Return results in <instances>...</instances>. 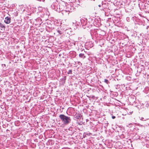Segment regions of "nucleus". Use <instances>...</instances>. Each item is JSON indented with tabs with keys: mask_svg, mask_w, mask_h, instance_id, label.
<instances>
[{
	"mask_svg": "<svg viewBox=\"0 0 149 149\" xmlns=\"http://www.w3.org/2000/svg\"><path fill=\"white\" fill-rule=\"evenodd\" d=\"M59 117L63 123L65 125H68L71 121L70 117L66 116L64 115H60Z\"/></svg>",
	"mask_w": 149,
	"mask_h": 149,
	"instance_id": "obj_1",
	"label": "nucleus"
},
{
	"mask_svg": "<svg viewBox=\"0 0 149 149\" xmlns=\"http://www.w3.org/2000/svg\"><path fill=\"white\" fill-rule=\"evenodd\" d=\"M65 26H64L62 27L61 26H59L57 29V32L59 33L60 35H61L63 33L64 31H65L67 30L65 28Z\"/></svg>",
	"mask_w": 149,
	"mask_h": 149,
	"instance_id": "obj_2",
	"label": "nucleus"
},
{
	"mask_svg": "<svg viewBox=\"0 0 149 149\" xmlns=\"http://www.w3.org/2000/svg\"><path fill=\"white\" fill-rule=\"evenodd\" d=\"M80 21L82 26H85L87 22V20L85 18L81 19H80Z\"/></svg>",
	"mask_w": 149,
	"mask_h": 149,
	"instance_id": "obj_3",
	"label": "nucleus"
},
{
	"mask_svg": "<svg viewBox=\"0 0 149 149\" xmlns=\"http://www.w3.org/2000/svg\"><path fill=\"white\" fill-rule=\"evenodd\" d=\"M83 118L81 117L80 118L78 119L77 120V123L79 125H81L83 124Z\"/></svg>",
	"mask_w": 149,
	"mask_h": 149,
	"instance_id": "obj_4",
	"label": "nucleus"
},
{
	"mask_svg": "<svg viewBox=\"0 0 149 149\" xmlns=\"http://www.w3.org/2000/svg\"><path fill=\"white\" fill-rule=\"evenodd\" d=\"M11 18L8 17H7L5 18L4 22L6 24H9L11 22Z\"/></svg>",
	"mask_w": 149,
	"mask_h": 149,
	"instance_id": "obj_5",
	"label": "nucleus"
},
{
	"mask_svg": "<svg viewBox=\"0 0 149 149\" xmlns=\"http://www.w3.org/2000/svg\"><path fill=\"white\" fill-rule=\"evenodd\" d=\"M66 76H64L62 78L60 79L61 82L63 84H64L65 82V81L66 80Z\"/></svg>",
	"mask_w": 149,
	"mask_h": 149,
	"instance_id": "obj_6",
	"label": "nucleus"
},
{
	"mask_svg": "<svg viewBox=\"0 0 149 149\" xmlns=\"http://www.w3.org/2000/svg\"><path fill=\"white\" fill-rule=\"evenodd\" d=\"M85 27H84V28H86V27H87L88 28L90 27L91 26V24H90V23H89L88 22H87L86 23V24L85 25Z\"/></svg>",
	"mask_w": 149,
	"mask_h": 149,
	"instance_id": "obj_7",
	"label": "nucleus"
},
{
	"mask_svg": "<svg viewBox=\"0 0 149 149\" xmlns=\"http://www.w3.org/2000/svg\"><path fill=\"white\" fill-rule=\"evenodd\" d=\"M81 117H82V116L80 114L78 113L77 114H76V116L75 118L77 119H79V118H80Z\"/></svg>",
	"mask_w": 149,
	"mask_h": 149,
	"instance_id": "obj_8",
	"label": "nucleus"
},
{
	"mask_svg": "<svg viewBox=\"0 0 149 149\" xmlns=\"http://www.w3.org/2000/svg\"><path fill=\"white\" fill-rule=\"evenodd\" d=\"M79 57L83 58H85L86 56H84V54L80 53L79 55Z\"/></svg>",
	"mask_w": 149,
	"mask_h": 149,
	"instance_id": "obj_9",
	"label": "nucleus"
},
{
	"mask_svg": "<svg viewBox=\"0 0 149 149\" xmlns=\"http://www.w3.org/2000/svg\"><path fill=\"white\" fill-rule=\"evenodd\" d=\"M84 134H85V136L86 135H87V136H90L91 135V133H89V132H86V133H84V134L83 135H84ZM85 136L84 137H85Z\"/></svg>",
	"mask_w": 149,
	"mask_h": 149,
	"instance_id": "obj_10",
	"label": "nucleus"
},
{
	"mask_svg": "<svg viewBox=\"0 0 149 149\" xmlns=\"http://www.w3.org/2000/svg\"><path fill=\"white\" fill-rule=\"evenodd\" d=\"M0 27L2 28L5 29L6 28L5 25L1 23H0Z\"/></svg>",
	"mask_w": 149,
	"mask_h": 149,
	"instance_id": "obj_11",
	"label": "nucleus"
},
{
	"mask_svg": "<svg viewBox=\"0 0 149 149\" xmlns=\"http://www.w3.org/2000/svg\"><path fill=\"white\" fill-rule=\"evenodd\" d=\"M140 119L142 120V121H146V120H148V118H147V119H145L144 118H143V117H141V118Z\"/></svg>",
	"mask_w": 149,
	"mask_h": 149,
	"instance_id": "obj_12",
	"label": "nucleus"
},
{
	"mask_svg": "<svg viewBox=\"0 0 149 149\" xmlns=\"http://www.w3.org/2000/svg\"><path fill=\"white\" fill-rule=\"evenodd\" d=\"M72 70H69L68 72V74H72Z\"/></svg>",
	"mask_w": 149,
	"mask_h": 149,
	"instance_id": "obj_13",
	"label": "nucleus"
},
{
	"mask_svg": "<svg viewBox=\"0 0 149 149\" xmlns=\"http://www.w3.org/2000/svg\"><path fill=\"white\" fill-rule=\"evenodd\" d=\"M104 82L107 84H108L109 83V81L108 80L105 79L104 80Z\"/></svg>",
	"mask_w": 149,
	"mask_h": 149,
	"instance_id": "obj_14",
	"label": "nucleus"
},
{
	"mask_svg": "<svg viewBox=\"0 0 149 149\" xmlns=\"http://www.w3.org/2000/svg\"><path fill=\"white\" fill-rule=\"evenodd\" d=\"M126 20L128 22H129L130 21V19L129 17H127L126 18Z\"/></svg>",
	"mask_w": 149,
	"mask_h": 149,
	"instance_id": "obj_15",
	"label": "nucleus"
},
{
	"mask_svg": "<svg viewBox=\"0 0 149 149\" xmlns=\"http://www.w3.org/2000/svg\"><path fill=\"white\" fill-rule=\"evenodd\" d=\"M19 123V122L18 121H16V122H15V125H16V124L17 123V124H18Z\"/></svg>",
	"mask_w": 149,
	"mask_h": 149,
	"instance_id": "obj_16",
	"label": "nucleus"
},
{
	"mask_svg": "<svg viewBox=\"0 0 149 149\" xmlns=\"http://www.w3.org/2000/svg\"><path fill=\"white\" fill-rule=\"evenodd\" d=\"M36 21H37V20H38V21H41V19L40 18H38L37 19H36Z\"/></svg>",
	"mask_w": 149,
	"mask_h": 149,
	"instance_id": "obj_17",
	"label": "nucleus"
},
{
	"mask_svg": "<svg viewBox=\"0 0 149 149\" xmlns=\"http://www.w3.org/2000/svg\"><path fill=\"white\" fill-rule=\"evenodd\" d=\"M115 118H116V117H115V116H112V119H115Z\"/></svg>",
	"mask_w": 149,
	"mask_h": 149,
	"instance_id": "obj_18",
	"label": "nucleus"
},
{
	"mask_svg": "<svg viewBox=\"0 0 149 149\" xmlns=\"http://www.w3.org/2000/svg\"><path fill=\"white\" fill-rule=\"evenodd\" d=\"M99 7H101V5H99Z\"/></svg>",
	"mask_w": 149,
	"mask_h": 149,
	"instance_id": "obj_19",
	"label": "nucleus"
},
{
	"mask_svg": "<svg viewBox=\"0 0 149 149\" xmlns=\"http://www.w3.org/2000/svg\"><path fill=\"white\" fill-rule=\"evenodd\" d=\"M148 27H148V26H147V28H148Z\"/></svg>",
	"mask_w": 149,
	"mask_h": 149,
	"instance_id": "obj_20",
	"label": "nucleus"
},
{
	"mask_svg": "<svg viewBox=\"0 0 149 149\" xmlns=\"http://www.w3.org/2000/svg\"><path fill=\"white\" fill-rule=\"evenodd\" d=\"M4 65L5 66H6L5 64H4Z\"/></svg>",
	"mask_w": 149,
	"mask_h": 149,
	"instance_id": "obj_21",
	"label": "nucleus"
},
{
	"mask_svg": "<svg viewBox=\"0 0 149 149\" xmlns=\"http://www.w3.org/2000/svg\"><path fill=\"white\" fill-rule=\"evenodd\" d=\"M53 6H54V4H53Z\"/></svg>",
	"mask_w": 149,
	"mask_h": 149,
	"instance_id": "obj_22",
	"label": "nucleus"
}]
</instances>
